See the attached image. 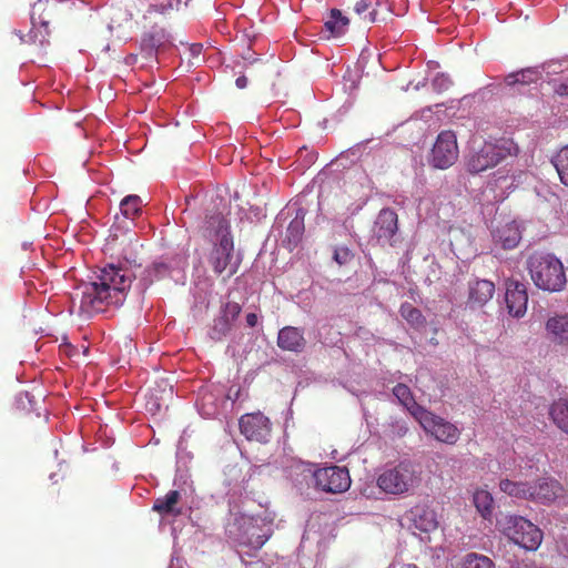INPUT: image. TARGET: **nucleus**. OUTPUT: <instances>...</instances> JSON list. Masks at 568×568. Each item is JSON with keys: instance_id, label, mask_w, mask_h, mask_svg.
<instances>
[{"instance_id": "obj_1", "label": "nucleus", "mask_w": 568, "mask_h": 568, "mask_svg": "<svg viewBox=\"0 0 568 568\" xmlns=\"http://www.w3.org/2000/svg\"><path fill=\"white\" fill-rule=\"evenodd\" d=\"M133 274L128 267L110 264L98 275V282L81 287L80 312L90 317L109 305H121L131 287Z\"/></svg>"}, {"instance_id": "obj_2", "label": "nucleus", "mask_w": 568, "mask_h": 568, "mask_svg": "<svg viewBox=\"0 0 568 568\" xmlns=\"http://www.w3.org/2000/svg\"><path fill=\"white\" fill-rule=\"evenodd\" d=\"M202 235L212 243L207 263L216 275H223V281L235 275L241 265V257L234 252V240L230 221L220 212L205 216Z\"/></svg>"}, {"instance_id": "obj_3", "label": "nucleus", "mask_w": 568, "mask_h": 568, "mask_svg": "<svg viewBox=\"0 0 568 568\" xmlns=\"http://www.w3.org/2000/svg\"><path fill=\"white\" fill-rule=\"evenodd\" d=\"M534 284L547 292H560L567 278L562 263L552 254L535 253L527 262Z\"/></svg>"}, {"instance_id": "obj_4", "label": "nucleus", "mask_w": 568, "mask_h": 568, "mask_svg": "<svg viewBox=\"0 0 568 568\" xmlns=\"http://www.w3.org/2000/svg\"><path fill=\"white\" fill-rule=\"evenodd\" d=\"M497 527L509 540L526 550H536L542 541V531L521 516L504 515L497 520Z\"/></svg>"}, {"instance_id": "obj_5", "label": "nucleus", "mask_w": 568, "mask_h": 568, "mask_svg": "<svg viewBox=\"0 0 568 568\" xmlns=\"http://www.w3.org/2000/svg\"><path fill=\"white\" fill-rule=\"evenodd\" d=\"M419 483L420 474L409 460L400 462L396 466L385 469L377 477V486L390 495L406 494Z\"/></svg>"}, {"instance_id": "obj_6", "label": "nucleus", "mask_w": 568, "mask_h": 568, "mask_svg": "<svg viewBox=\"0 0 568 568\" xmlns=\"http://www.w3.org/2000/svg\"><path fill=\"white\" fill-rule=\"evenodd\" d=\"M517 153L518 144L508 148L505 144H474L466 156V166L470 173H480Z\"/></svg>"}, {"instance_id": "obj_7", "label": "nucleus", "mask_w": 568, "mask_h": 568, "mask_svg": "<svg viewBox=\"0 0 568 568\" xmlns=\"http://www.w3.org/2000/svg\"><path fill=\"white\" fill-rule=\"evenodd\" d=\"M235 525L239 544L254 550L261 549L272 536L271 524L261 517L241 515Z\"/></svg>"}, {"instance_id": "obj_8", "label": "nucleus", "mask_w": 568, "mask_h": 568, "mask_svg": "<svg viewBox=\"0 0 568 568\" xmlns=\"http://www.w3.org/2000/svg\"><path fill=\"white\" fill-rule=\"evenodd\" d=\"M416 410L415 419L426 434L447 445H455L458 442L460 430L455 424L426 408H416Z\"/></svg>"}, {"instance_id": "obj_9", "label": "nucleus", "mask_w": 568, "mask_h": 568, "mask_svg": "<svg viewBox=\"0 0 568 568\" xmlns=\"http://www.w3.org/2000/svg\"><path fill=\"white\" fill-rule=\"evenodd\" d=\"M316 488L331 494H341L351 487V476L346 467L329 466L313 474Z\"/></svg>"}, {"instance_id": "obj_10", "label": "nucleus", "mask_w": 568, "mask_h": 568, "mask_svg": "<svg viewBox=\"0 0 568 568\" xmlns=\"http://www.w3.org/2000/svg\"><path fill=\"white\" fill-rule=\"evenodd\" d=\"M531 501L549 505L552 503L568 504V490L556 479L538 478L531 483Z\"/></svg>"}, {"instance_id": "obj_11", "label": "nucleus", "mask_w": 568, "mask_h": 568, "mask_svg": "<svg viewBox=\"0 0 568 568\" xmlns=\"http://www.w3.org/2000/svg\"><path fill=\"white\" fill-rule=\"evenodd\" d=\"M241 434L251 442L267 443L272 432L270 418L261 412L247 413L240 417Z\"/></svg>"}, {"instance_id": "obj_12", "label": "nucleus", "mask_w": 568, "mask_h": 568, "mask_svg": "<svg viewBox=\"0 0 568 568\" xmlns=\"http://www.w3.org/2000/svg\"><path fill=\"white\" fill-rule=\"evenodd\" d=\"M505 300L510 315L521 317L527 311L528 294L525 284L516 280L506 283Z\"/></svg>"}, {"instance_id": "obj_13", "label": "nucleus", "mask_w": 568, "mask_h": 568, "mask_svg": "<svg viewBox=\"0 0 568 568\" xmlns=\"http://www.w3.org/2000/svg\"><path fill=\"white\" fill-rule=\"evenodd\" d=\"M398 230V216L392 209H383L379 211L376 221L374 223L373 232L377 241L386 244L390 243V240Z\"/></svg>"}, {"instance_id": "obj_14", "label": "nucleus", "mask_w": 568, "mask_h": 568, "mask_svg": "<svg viewBox=\"0 0 568 568\" xmlns=\"http://www.w3.org/2000/svg\"><path fill=\"white\" fill-rule=\"evenodd\" d=\"M547 339L556 346L568 345V312L556 313L545 323Z\"/></svg>"}, {"instance_id": "obj_15", "label": "nucleus", "mask_w": 568, "mask_h": 568, "mask_svg": "<svg viewBox=\"0 0 568 568\" xmlns=\"http://www.w3.org/2000/svg\"><path fill=\"white\" fill-rule=\"evenodd\" d=\"M495 293V284L488 280L476 278L468 283L467 304L470 307H481L489 302Z\"/></svg>"}, {"instance_id": "obj_16", "label": "nucleus", "mask_w": 568, "mask_h": 568, "mask_svg": "<svg viewBox=\"0 0 568 568\" xmlns=\"http://www.w3.org/2000/svg\"><path fill=\"white\" fill-rule=\"evenodd\" d=\"M277 346L287 352L302 353L306 346L303 331L294 326H285L277 334Z\"/></svg>"}, {"instance_id": "obj_17", "label": "nucleus", "mask_w": 568, "mask_h": 568, "mask_svg": "<svg viewBox=\"0 0 568 568\" xmlns=\"http://www.w3.org/2000/svg\"><path fill=\"white\" fill-rule=\"evenodd\" d=\"M458 144H433L429 162L436 169L445 170L458 159Z\"/></svg>"}, {"instance_id": "obj_18", "label": "nucleus", "mask_w": 568, "mask_h": 568, "mask_svg": "<svg viewBox=\"0 0 568 568\" xmlns=\"http://www.w3.org/2000/svg\"><path fill=\"white\" fill-rule=\"evenodd\" d=\"M60 0H37L31 9V24L44 26L45 22H51L59 12Z\"/></svg>"}, {"instance_id": "obj_19", "label": "nucleus", "mask_w": 568, "mask_h": 568, "mask_svg": "<svg viewBox=\"0 0 568 568\" xmlns=\"http://www.w3.org/2000/svg\"><path fill=\"white\" fill-rule=\"evenodd\" d=\"M60 0H37L31 9V24L44 26L45 22H51L59 12Z\"/></svg>"}, {"instance_id": "obj_20", "label": "nucleus", "mask_w": 568, "mask_h": 568, "mask_svg": "<svg viewBox=\"0 0 568 568\" xmlns=\"http://www.w3.org/2000/svg\"><path fill=\"white\" fill-rule=\"evenodd\" d=\"M304 217V211L302 209L297 210L295 216L286 227L283 243L290 250H293L303 237L305 231Z\"/></svg>"}, {"instance_id": "obj_21", "label": "nucleus", "mask_w": 568, "mask_h": 568, "mask_svg": "<svg viewBox=\"0 0 568 568\" xmlns=\"http://www.w3.org/2000/svg\"><path fill=\"white\" fill-rule=\"evenodd\" d=\"M181 499L179 490H170L165 496L155 499L152 510L160 514L161 516H180L182 510L176 508L178 503Z\"/></svg>"}, {"instance_id": "obj_22", "label": "nucleus", "mask_w": 568, "mask_h": 568, "mask_svg": "<svg viewBox=\"0 0 568 568\" xmlns=\"http://www.w3.org/2000/svg\"><path fill=\"white\" fill-rule=\"evenodd\" d=\"M414 527L423 532H429L437 528L438 523L434 510L425 506H416L412 510Z\"/></svg>"}, {"instance_id": "obj_23", "label": "nucleus", "mask_w": 568, "mask_h": 568, "mask_svg": "<svg viewBox=\"0 0 568 568\" xmlns=\"http://www.w3.org/2000/svg\"><path fill=\"white\" fill-rule=\"evenodd\" d=\"M549 415L554 424L568 434V399L559 398L555 400L549 408Z\"/></svg>"}, {"instance_id": "obj_24", "label": "nucleus", "mask_w": 568, "mask_h": 568, "mask_svg": "<svg viewBox=\"0 0 568 568\" xmlns=\"http://www.w3.org/2000/svg\"><path fill=\"white\" fill-rule=\"evenodd\" d=\"M530 487L531 483L527 481H514L510 479H501L499 483V488L503 493L507 494L510 497L527 500L530 499Z\"/></svg>"}, {"instance_id": "obj_25", "label": "nucleus", "mask_w": 568, "mask_h": 568, "mask_svg": "<svg viewBox=\"0 0 568 568\" xmlns=\"http://www.w3.org/2000/svg\"><path fill=\"white\" fill-rule=\"evenodd\" d=\"M50 22H45L44 26L38 24L37 27L31 28L30 32L28 34L19 33V38L21 42L28 43V44H34L38 47H44L49 44V38H50V29H49Z\"/></svg>"}, {"instance_id": "obj_26", "label": "nucleus", "mask_w": 568, "mask_h": 568, "mask_svg": "<svg viewBox=\"0 0 568 568\" xmlns=\"http://www.w3.org/2000/svg\"><path fill=\"white\" fill-rule=\"evenodd\" d=\"M455 568H496V566L488 556L471 551L460 557Z\"/></svg>"}, {"instance_id": "obj_27", "label": "nucleus", "mask_w": 568, "mask_h": 568, "mask_svg": "<svg viewBox=\"0 0 568 568\" xmlns=\"http://www.w3.org/2000/svg\"><path fill=\"white\" fill-rule=\"evenodd\" d=\"M495 236L506 250L516 247L521 239L519 229L513 223L498 229Z\"/></svg>"}, {"instance_id": "obj_28", "label": "nucleus", "mask_w": 568, "mask_h": 568, "mask_svg": "<svg viewBox=\"0 0 568 568\" xmlns=\"http://www.w3.org/2000/svg\"><path fill=\"white\" fill-rule=\"evenodd\" d=\"M348 19L338 9H332L328 19L325 21V29L333 36L339 37L345 33Z\"/></svg>"}, {"instance_id": "obj_29", "label": "nucleus", "mask_w": 568, "mask_h": 568, "mask_svg": "<svg viewBox=\"0 0 568 568\" xmlns=\"http://www.w3.org/2000/svg\"><path fill=\"white\" fill-rule=\"evenodd\" d=\"M393 394L399 400V403L407 408L414 418L415 413L417 412L416 408H424L415 402L410 388L405 384H397L393 388Z\"/></svg>"}, {"instance_id": "obj_30", "label": "nucleus", "mask_w": 568, "mask_h": 568, "mask_svg": "<svg viewBox=\"0 0 568 568\" xmlns=\"http://www.w3.org/2000/svg\"><path fill=\"white\" fill-rule=\"evenodd\" d=\"M474 505L483 518L487 519L491 516L494 509V498L486 489H477L474 493Z\"/></svg>"}, {"instance_id": "obj_31", "label": "nucleus", "mask_w": 568, "mask_h": 568, "mask_svg": "<svg viewBox=\"0 0 568 568\" xmlns=\"http://www.w3.org/2000/svg\"><path fill=\"white\" fill-rule=\"evenodd\" d=\"M120 211L126 219L134 220L142 211V200L139 195H126L120 203Z\"/></svg>"}, {"instance_id": "obj_32", "label": "nucleus", "mask_w": 568, "mask_h": 568, "mask_svg": "<svg viewBox=\"0 0 568 568\" xmlns=\"http://www.w3.org/2000/svg\"><path fill=\"white\" fill-rule=\"evenodd\" d=\"M539 72L534 69H525L515 73H510L506 77L505 81L508 85L515 84H530L537 82L539 79Z\"/></svg>"}, {"instance_id": "obj_33", "label": "nucleus", "mask_w": 568, "mask_h": 568, "mask_svg": "<svg viewBox=\"0 0 568 568\" xmlns=\"http://www.w3.org/2000/svg\"><path fill=\"white\" fill-rule=\"evenodd\" d=\"M560 181L568 186V144H565L552 160Z\"/></svg>"}, {"instance_id": "obj_34", "label": "nucleus", "mask_w": 568, "mask_h": 568, "mask_svg": "<svg viewBox=\"0 0 568 568\" xmlns=\"http://www.w3.org/2000/svg\"><path fill=\"white\" fill-rule=\"evenodd\" d=\"M399 313L412 326L419 327L425 323V317L422 312L410 303H403Z\"/></svg>"}, {"instance_id": "obj_35", "label": "nucleus", "mask_w": 568, "mask_h": 568, "mask_svg": "<svg viewBox=\"0 0 568 568\" xmlns=\"http://www.w3.org/2000/svg\"><path fill=\"white\" fill-rule=\"evenodd\" d=\"M232 326L233 324L221 314L219 317L214 318L209 335L213 341H221L231 332Z\"/></svg>"}, {"instance_id": "obj_36", "label": "nucleus", "mask_w": 568, "mask_h": 568, "mask_svg": "<svg viewBox=\"0 0 568 568\" xmlns=\"http://www.w3.org/2000/svg\"><path fill=\"white\" fill-rule=\"evenodd\" d=\"M150 282L161 280L170 274V266L164 262H155L146 270Z\"/></svg>"}, {"instance_id": "obj_37", "label": "nucleus", "mask_w": 568, "mask_h": 568, "mask_svg": "<svg viewBox=\"0 0 568 568\" xmlns=\"http://www.w3.org/2000/svg\"><path fill=\"white\" fill-rule=\"evenodd\" d=\"M369 7H371V2L369 1H367V0H359V1L356 2L354 10H355V12L358 16L363 17L365 21L374 22L375 19H376V11L375 10L369 11L368 14L365 16V13L368 11Z\"/></svg>"}, {"instance_id": "obj_38", "label": "nucleus", "mask_w": 568, "mask_h": 568, "mask_svg": "<svg viewBox=\"0 0 568 568\" xmlns=\"http://www.w3.org/2000/svg\"><path fill=\"white\" fill-rule=\"evenodd\" d=\"M242 307L236 302H227L221 311V314L227 318L232 324L236 321L241 314Z\"/></svg>"}, {"instance_id": "obj_39", "label": "nucleus", "mask_w": 568, "mask_h": 568, "mask_svg": "<svg viewBox=\"0 0 568 568\" xmlns=\"http://www.w3.org/2000/svg\"><path fill=\"white\" fill-rule=\"evenodd\" d=\"M354 257L353 252L347 246L336 247L334 251L333 258L338 265H345L349 263Z\"/></svg>"}, {"instance_id": "obj_40", "label": "nucleus", "mask_w": 568, "mask_h": 568, "mask_svg": "<svg viewBox=\"0 0 568 568\" xmlns=\"http://www.w3.org/2000/svg\"><path fill=\"white\" fill-rule=\"evenodd\" d=\"M452 84H453V81L450 80V78L444 73H438L433 79V82H432L433 89L439 93L448 90L452 87Z\"/></svg>"}, {"instance_id": "obj_41", "label": "nucleus", "mask_w": 568, "mask_h": 568, "mask_svg": "<svg viewBox=\"0 0 568 568\" xmlns=\"http://www.w3.org/2000/svg\"><path fill=\"white\" fill-rule=\"evenodd\" d=\"M436 142H457V136L453 131H443L438 134Z\"/></svg>"}, {"instance_id": "obj_42", "label": "nucleus", "mask_w": 568, "mask_h": 568, "mask_svg": "<svg viewBox=\"0 0 568 568\" xmlns=\"http://www.w3.org/2000/svg\"><path fill=\"white\" fill-rule=\"evenodd\" d=\"M554 91L556 94L564 97L568 95V79L555 85Z\"/></svg>"}, {"instance_id": "obj_43", "label": "nucleus", "mask_w": 568, "mask_h": 568, "mask_svg": "<svg viewBox=\"0 0 568 568\" xmlns=\"http://www.w3.org/2000/svg\"><path fill=\"white\" fill-rule=\"evenodd\" d=\"M245 320H246L247 326H250V327H255L257 324V321H258L257 315L255 313L246 314Z\"/></svg>"}, {"instance_id": "obj_44", "label": "nucleus", "mask_w": 568, "mask_h": 568, "mask_svg": "<svg viewBox=\"0 0 568 568\" xmlns=\"http://www.w3.org/2000/svg\"><path fill=\"white\" fill-rule=\"evenodd\" d=\"M247 78L245 75H241L236 79L235 84L239 89H245L247 87Z\"/></svg>"}, {"instance_id": "obj_45", "label": "nucleus", "mask_w": 568, "mask_h": 568, "mask_svg": "<svg viewBox=\"0 0 568 568\" xmlns=\"http://www.w3.org/2000/svg\"><path fill=\"white\" fill-rule=\"evenodd\" d=\"M399 568H420V567H418L415 564L407 562V564H403Z\"/></svg>"}, {"instance_id": "obj_46", "label": "nucleus", "mask_w": 568, "mask_h": 568, "mask_svg": "<svg viewBox=\"0 0 568 568\" xmlns=\"http://www.w3.org/2000/svg\"><path fill=\"white\" fill-rule=\"evenodd\" d=\"M511 568H528V566L527 565H523V566L521 565H517L516 567H511Z\"/></svg>"}]
</instances>
